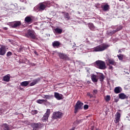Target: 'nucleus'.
I'll return each mask as SVG.
<instances>
[{"instance_id": "obj_1", "label": "nucleus", "mask_w": 130, "mask_h": 130, "mask_svg": "<svg viewBox=\"0 0 130 130\" xmlns=\"http://www.w3.org/2000/svg\"><path fill=\"white\" fill-rule=\"evenodd\" d=\"M109 45H107L106 44H103L101 45H99L95 47L93 49H92V52H102L104 51L107 49L108 47H109Z\"/></svg>"}, {"instance_id": "obj_2", "label": "nucleus", "mask_w": 130, "mask_h": 130, "mask_svg": "<svg viewBox=\"0 0 130 130\" xmlns=\"http://www.w3.org/2000/svg\"><path fill=\"white\" fill-rule=\"evenodd\" d=\"M94 66L100 70H106V69L105 62L101 60H96L94 63Z\"/></svg>"}, {"instance_id": "obj_3", "label": "nucleus", "mask_w": 130, "mask_h": 130, "mask_svg": "<svg viewBox=\"0 0 130 130\" xmlns=\"http://www.w3.org/2000/svg\"><path fill=\"white\" fill-rule=\"evenodd\" d=\"M35 34V32L34 30L29 29L28 30L26 34H25V37H27L28 38H31V39L35 40L36 38V36Z\"/></svg>"}, {"instance_id": "obj_4", "label": "nucleus", "mask_w": 130, "mask_h": 130, "mask_svg": "<svg viewBox=\"0 0 130 130\" xmlns=\"http://www.w3.org/2000/svg\"><path fill=\"white\" fill-rule=\"evenodd\" d=\"M84 104L82 103L81 101H78L77 103H76L75 106V114H76L78 110H82L83 108V106Z\"/></svg>"}, {"instance_id": "obj_5", "label": "nucleus", "mask_w": 130, "mask_h": 130, "mask_svg": "<svg viewBox=\"0 0 130 130\" xmlns=\"http://www.w3.org/2000/svg\"><path fill=\"white\" fill-rule=\"evenodd\" d=\"M50 113H51L50 109H47V110H46V112L45 113L43 118H42V121H43V122L47 121L48 119V117L50 115Z\"/></svg>"}, {"instance_id": "obj_6", "label": "nucleus", "mask_w": 130, "mask_h": 130, "mask_svg": "<svg viewBox=\"0 0 130 130\" xmlns=\"http://www.w3.org/2000/svg\"><path fill=\"white\" fill-rule=\"evenodd\" d=\"M9 25L12 28H16L21 25V22L20 21H16L13 22H10Z\"/></svg>"}, {"instance_id": "obj_7", "label": "nucleus", "mask_w": 130, "mask_h": 130, "mask_svg": "<svg viewBox=\"0 0 130 130\" xmlns=\"http://www.w3.org/2000/svg\"><path fill=\"white\" fill-rule=\"evenodd\" d=\"M30 125L32 128V130H39V129L41 127L42 124L40 122L31 123Z\"/></svg>"}, {"instance_id": "obj_8", "label": "nucleus", "mask_w": 130, "mask_h": 130, "mask_svg": "<svg viewBox=\"0 0 130 130\" xmlns=\"http://www.w3.org/2000/svg\"><path fill=\"white\" fill-rule=\"evenodd\" d=\"M47 4H48V3L47 2H43V3H40L39 5V8H38V9H39V11H42L45 9H46Z\"/></svg>"}, {"instance_id": "obj_9", "label": "nucleus", "mask_w": 130, "mask_h": 130, "mask_svg": "<svg viewBox=\"0 0 130 130\" xmlns=\"http://www.w3.org/2000/svg\"><path fill=\"white\" fill-rule=\"evenodd\" d=\"M33 22H34V19L33 18H31V17H30V16H27L26 17L24 18L25 23L30 24Z\"/></svg>"}, {"instance_id": "obj_10", "label": "nucleus", "mask_w": 130, "mask_h": 130, "mask_svg": "<svg viewBox=\"0 0 130 130\" xmlns=\"http://www.w3.org/2000/svg\"><path fill=\"white\" fill-rule=\"evenodd\" d=\"M62 113L61 112H54L53 114V118L55 119L61 118L62 117Z\"/></svg>"}, {"instance_id": "obj_11", "label": "nucleus", "mask_w": 130, "mask_h": 130, "mask_svg": "<svg viewBox=\"0 0 130 130\" xmlns=\"http://www.w3.org/2000/svg\"><path fill=\"white\" fill-rule=\"evenodd\" d=\"M58 56L59 57H60L61 59H63L64 60H70L69 57L67 55L64 54L63 53H59Z\"/></svg>"}, {"instance_id": "obj_12", "label": "nucleus", "mask_w": 130, "mask_h": 130, "mask_svg": "<svg viewBox=\"0 0 130 130\" xmlns=\"http://www.w3.org/2000/svg\"><path fill=\"white\" fill-rule=\"evenodd\" d=\"M106 62L109 64V65H112V66H115L116 62L115 61V60L112 58H107V60H106Z\"/></svg>"}, {"instance_id": "obj_13", "label": "nucleus", "mask_w": 130, "mask_h": 130, "mask_svg": "<svg viewBox=\"0 0 130 130\" xmlns=\"http://www.w3.org/2000/svg\"><path fill=\"white\" fill-rule=\"evenodd\" d=\"M115 116H116V118H115V120H114V121L115 122V123L116 124H117V123H119V121H120L121 115L119 112H117L116 113V114Z\"/></svg>"}, {"instance_id": "obj_14", "label": "nucleus", "mask_w": 130, "mask_h": 130, "mask_svg": "<svg viewBox=\"0 0 130 130\" xmlns=\"http://www.w3.org/2000/svg\"><path fill=\"white\" fill-rule=\"evenodd\" d=\"M102 10L104 12L109 11L110 9V6L108 4H105L101 6Z\"/></svg>"}, {"instance_id": "obj_15", "label": "nucleus", "mask_w": 130, "mask_h": 130, "mask_svg": "<svg viewBox=\"0 0 130 130\" xmlns=\"http://www.w3.org/2000/svg\"><path fill=\"white\" fill-rule=\"evenodd\" d=\"M6 49L5 46H2L0 48V55H4L6 53Z\"/></svg>"}, {"instance_id": "obj_16", "label": "nucleus", "mask_w": 130, "mask_h": 130, "mask_svg": "<svg viewBox=\"0 0 130 130\" xmlns=\"http://www.w3.org/2000/svg\"><path fill=\"white\" fill-rule=\"evenodd\" d=\"M91 81L94 83H97L98 82V78L96 74H92L91 75Z\"/></svg>"}, {"instance_id": "obj_17", "label": "nucleus", "mask_w": 130, "mask_h": 130, "mask_svg": "<svg viewBox=\"0 0 130 130\" xmlns=\"http://www.w3.org/2000/svg\"><path fill=\"white\" fill-rule=\"evenodd\" d=\"M122 91V89L120 86L116 87L115 88V89H114V92H115L116 94H119Z\"/></svg>"}, {"instance_id": "obj_18", "label": "nucleus", "mask_w": 130, "mask_h": 130, "mask_svg": "<svg viewBox=\"0 0 130 130\" xmlns=\"http://www.w3.org/2000/svg\"><path fill=\"white\" fill-rule=\"evenodd\" d=\"M62 96L63 95L61 94H59V93L57 92L54 93V97L55 98L57 99V100H60L63 99Z\"/></svg>"}, {"instance_id": "obj_19", "label": "nucleus", "mask_w": 130, "mask_h": 130, "mask_svg": "<svg viewBox=\"0 0 130 130\" xmlns=\"http://www.w3.org/2000/svg\"><path fill=\"white\" fill-rule=\"evenodd\" d=\"M40 81V78H37L33 80L32 82L29 84V86H35L36 84H37L39 81Z\"/></svg>"}, {"instance_id": "obj_20", "label": "nucleus", "mask_w": 130, "mask_h": 130, "mask_svg": "<svg viewBox=\"0 0 130 130\" xmlns=\"http://www.w3.org/2000/svg\"><path fill=\"white\" fill-rule=\"evenodd\" d=\"M60 45V43L58 41H54L52 43V46L54 48H58Z\"/></svg>"}, {"instance_id": "obj_21", "label": "nucleus", "mask_w": 130, "mask_h": 130, "mask_svg": "<svg viewBox=\"0 0 130 130\" xmlns=\"http://www.w3.org/2000/svg\"><path fill=\"white\" fill-rule=\"evenodd\" d=\"M10 74H7L4 76L3 77V81L9 82L10 81Z\"/></svg>"}, {"instance_id": "obj_22", "label": "nucleus", "mask_w": 130, "mask_h": 130, "mask_svg": "<svg viewBox=\"0 0 130 130\" xmlns=\"http://www.w3.org/2000/svg\"><path fill=\"white\" fill-rule=\"evenodd\" d=\"M119 98L121 100L128 99V96L123 93H120L119 94Z\"/></svg>"}, {"instance_id": "obj_23", "label": "nucleus", "mask_w": 130, "mask_h": 130, "mask_svg": "<svg viewBox=\"0 0 130 130\" xmlns=\"http://www.w3.org/2000/svg\"><path fill=\"white\" fill-rule=\"evenodd\" d=\"M88 26L91 31H94L95 26H94V24L92 22L88 23Z\"/></svg>"}, {"instance_id": "obj_24", "label": "nucleus", "mask_w": 130, "mask_h": 130, "mask_svg": "<svg viewBox=\"0 0 130 130\" xmlns=\"http://www.w3.org/2000/svg\"><path fill=\"white\" fill-rule=\"evenodd\" d=\"M62 13L64 14V18L67 20H69L70 19H71V16L69 15V14L68 13L62 12Z\"/></svg>"}, {"instance_id": "obj_25", "label": "nucleus", "mask_w": 130, "mask_h": 130, "mask_svg": "<svg viewBox=\"0 0 130 130\" xmlns=\"http://www.w3.org/2000/svg\"><path fill=\"white\" fill-rule=\"evenodd\" d=\"M2 126L4 130H10V127L7 123H3Z\"/></svg>"}, {"instance_id": "obj_26", "label": "nucleus", "mask_w": 130, "mask_h": 130, "mask_svg": "<svg viewBox=\"0 0 130 130\" xmlns=\"http://www.w3.org/2000/svg\"><path fill=\"white\" fill-rule=\"evenodd\" d=\"M29 83H30L29 81H24L23 82H21L20 85L21 86L26 87L29 84Z\"/></svg>"}, {"instance_id": "obj_27", "label": "nucleus", "mask_w": 130, "mask_h": 130, "mask_svg": "<svg viewBox=\"0 0 130 130\" xmlns=\"http://www.w3.org/2000/svg\"><path fill=\"white\" fill-rule=\"evenodd\" d=\"M99 79H100V81L101 82H103L104 81V79H105V76L102 73H101L100 75H99Z\"/></svg>"}, {"instance_id": "obj_28", "label": "nucleus", "mask_w": 130, "mask_h": 130, "mask_svg": "<svg viewBox=\"0 0 130 130\" xmlns=\"http://www.w3.org/2000/svg\"><path fill=\"white\" fill-rule=\"evenodd\" d=\"M54 31L58 34H61L62 32V29L59 28H56V29H54Z\"/></svg>"}, {"instance_id": "obj_29", "label": "nucleus", "mask_w": 130, "mask_h": 130, "mask_svg": "<svg viewBox=\"0 0 130 130\" xmlns=\"http://www.w3.org/2000/svg\"><path fill=\"white\" fill-rule=\"evenodd\" d=\"M82 121H83V119L76 120L74 122V124L75 125H78L79 124L81 123Z\"/></svg>"}, {"instance_id": "obj_30", "label": "nucleus", "mask_w": 130, "mask_h": 130, "mask_svg": "<svg viewBox=\"0 0 130 130\" xmlns=\"http://www.w3.org/2000/svg\"><path fill=\"white\" fill-rule=\"evenodd\" d=\"M116 32L117 31L115 30H113V31H108V34L109 36H111L113 35L114 34H115Z\"/></svg>"}, {"instance_id": "obj_31", "label": "nucleus", "mask_w": 130, "mask_h": 130, "mask_svg": "<svg viewBox=\"0 0 130 130\" xmlns=\"http://www.w3.org/2000/svg\"><path fill=\"white\" fill-rule=\"evenodd\" d=\"M117 57L119 58L120 60H123L124 55H122V54H120L119 55H117Z\"/></svg>"}, {"instance_id": "obj_32", "label": "nucleus", "mask_w": 130, "mask_h": 130, "mask_svg": "<svg viewBox=\"0 0 130 130\" xmlns=\"http://www.w3.org/2000/svg\"><path fill=\"white\" fill-rule=\"evenodd\" d=\"M46 100H39L37 101V103L40 104H42L43 102H46Z\"/></svg>"}, {"instance_id": "obj_33", "label": "nucleus", "mask_w": 130, "mask_h": 130, "mask_svg": "<svg viewBox=\"0 0 130 130\" xmlns=\"http://www.w3.org/2000/svg\"><path fill=\"white\" fill-rule=\"evenodd\" d=\"M111 97L110 95H107L105 98V101L108 102L110 101Z\"/></svg>"}, {"instance_id": "obj_34", "label": "nucleus", "mask_w": 130, "mask_h": 130, "mask_svg": "<svg viewBox=\"0 0 130 130\" xmlns=\"http://www.w3.org/2000/svg\"><path fill=\"white\" fill-rule=\"evenodd\" d=\"M122 29H123V26H118L117 29L115 30L116 31V32H118V31L122 30Z\"/></svg>"}, {"instance_id": "obj_35", "label": "nucleus", "mask_w": 130, "mask_h": 130, "mask_svg": "<svg viewBox=\"0 0 130 130\" xmlns=\"http://www.w3.org/2000/svg\"><path fill=\"white\" fill-rule=\"evenodd\" d=\"M45 99H51L53 98V95H46L45 96Z\"/></svg>"}, {"instance_id": "obj_36", "label": "nucleus", "mask_w": 130, "mask_h": 130, "mask_svg": "<svg viewBox=\"0 0 130 130\" xmlns=\"http://www.w3.org/2000/svg\"><path fill=\"white\" fill-rule=\"evenodd\" d=\"M38 113V111L37 110H34L31 111V114L32 115H35V114H37Z\"/></svg>"}, {"instance_id": "obj_37", "label": "nucleus", "mask_w": 130, "mask_h": 130, "mask_svg": "<svg viewBox=\"0 0 130 130\" xmlns=\"http://www.w3.org/2000/svg\"><path fill=\"white\" fill-rule=\"evenodd\" d=\"M13 54L12 52H8L7 53V57H10L11 56H12Z\"/></svg>"}, {"instance_id": "obj_38", "label": "nucleus", "mask_w": 130, "mask_h": 130, "mask_svg": "<svg viewBox=\"0 0 130 130\" xmlns=\"http://www.w3.org/2000/svg\"><path fill=\"white\" fill-rule=\"evenodd\" d=\"M92 93L93 95H96L98 93V89H94L92 91Z\"/></svg>"}, {"instance_id": "obj_39", "label": "nucleus", "mask_w": 130, "mask_h": 130, "mask_svg": "<svg viewBox=\"0 0 130 130\" xmlns=\"http://www.w3.org/2000/svg\"><path fill=\"white\" fill-rule=\"evenodd\" d=\"M87 95L89 96L90 98H92L93 97V95L92 94L90 93V92H87Z\"/></svg>"}, {"instance_id": "obj_40", "label": "nucleus", "mask_w": 130, "mask_h": 130, "mask_svg": "<svg viewBox=\"0 0 130 130\" xmlns=\"http://www.w3.org/2000/svg\"><path fill=\"white\" fill-rule=\"evenodd\" d=\"M88 108H89V106H88V105H84V110H88Z\"/></svg>"}, {"instance_id": "obj_41", "label": "nucleus", "mask_w": 130, "mask_h": 130, "mask_svg": "<svg viewBox=\"0 0 130 130\" xmlns=\"http://www.w3.org/2000/svg\"><path fill=\"white\" fill-rule=\"evenodd\" d=\"M107 66H109V70H112L113 68V67L109 63H107Z\"/></svg>"}, {"instance_id": "obj_42", "label": "nucleus", "mask_w": 130, "mask_h": 130, "mask_svg": "<svg viewBox=\"0 0 130 130\" xmlns=\"http://www.w3.org/2000/svg\"><path fill=\"white\" fill-rule=\"evenodd\" d=\"M119 101V99L118 98H115L114 100V102L115 103H117Z\"/></svg>"}, {"instance_id": "obj_43", "label": "nucleus", "mask_w": 130, "mask_h": 130, "mask_svg": "<svg viewBox=\"0 0 130 130\" xmlns=\"http://www.w3.org/2000/svg\"><path fill=\"white\" fill-rule=\"evenodd\" d=\"M23 48H23L22 46H20L19 49V51H20V52L22 51L23 50Z\"/></svg>"}, {"instance_id": "obj_44", "label": "nucleus", "mask_w": 130, "mask_h": 130, "mask_svg": "<svg viewBox=\"0 0 130 130\" xmlns=\"http://www.w3.org/2000/svg\"><path fill=\"white\" fill-rule=\"evenodd\" d=\"M122 51H123L122 49H119L118 53H122Z\"/></svg>"}, {"instance_id": "obj_45", "label": "nucleus", "mask_w": 130, "mask_h": 130, "mask_svg": "<svg viewBox=\"0 0 130 130\" xmlns=\"http://www.w3.org/2000/svg\"><path fill=\"white\" fill-rule=\"evenodd\" d=\"M8 27H4V28H3V29H4V30H8Z\"/></svg>"}, {"instance_id": "obj_46", "label": "nucleus", "mask_w": 130, "mask_h": 130, "mask_svg": "<svg viewBox=\"0 0 130 130\" xmlns=\"http://www.w3.org/2000/svg\"><path fill=\"white\" fill-rule=\"evenodd\" d=\"M76 127H73V128H71L70 130H75Z\"/></svg>"}, {"instance_id": "obj_47", "label": "nucleus", "mask_w": 130, "mask_h": 130, "mask_svg": "<svg viewBox=\"0 0 130 130\" xmlns=\"http://www.w3.org/2000/svg\"><path fill=\"white\" fill-rule=\"evenodd\" d=\"M46 95H47L43 94V96H42V97H43V99H46V98H45L46 96Z\"/></svg>"}, {"instance_id": "obj_48", "label": "nucleus", "mask_w": 130, "mask_h": 130, "mask_svg": "<svg viewBox=\"0 0 130 130\" xmlns=\"http://www.w3.org/2000/svg\"><path fill=\"white\" fill-rule=\"evenodd\" d=\"M34 53H35V54H36L37 55H38V52L35 51Z\"/></svg>"}, {"instance_id": "obj_49", "label": "nucleus", "mask_w": 130, "mask_h": 130, "mask_svg": "<svg viewBox=\"0 0 130 130\" xmlns=\"http://www.w3.org/2000/svg\"><path fill=\"white\" fill-rule=\"evenodd\" d=\"M120 2H122L123 1V0H119Z\"/></svg>"}]
</instances>
